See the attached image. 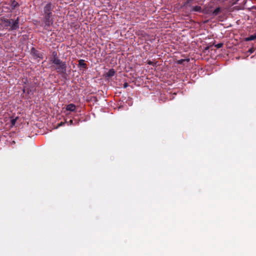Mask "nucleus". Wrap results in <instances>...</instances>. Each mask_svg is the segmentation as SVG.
Listing matches in <instances>:
<instances>
[{"label": "nucleus", "mask_w": 256, "mask_h": 256, "mask_svg": "<svg viewBox=\"0 0 256 256\" xmlns=\"http://www.w3.org/2000/svg\"><path fill=\"white\" fill-rule=\"evenodd\" d=\"M54 64L56 72L58 74H61L63 78L66 79L67 76L66 62L60 60V62H57Z\"/></svg>", "instance_id": "f257e3e1"}, {"label": "nucleus", "mask_w": 256, "mask_h": 256, "mask_svg": "<svg viewBox=\"0 0 256 256\" xmlns=\"http://www.w3.org/2000/svg\"><path fill=\"white\" fill-rule=\"evenodd\" d=\"M43 16L42 22L44 24V28L47 29L54 23L53 14H42Z\"/></svg>", "instance_id": "f03ea898"}, {"label": "nucleus", "mask_w": 256, "mask_h": 256, "mask_svg": "<svg viewBox=\"0 0 256 256\" xmlns=\"http://www.w3.org/2000/svg\"><path fill=\"white\" fill-rule=\"evenodd\" d=\"M20 17H17L16 19H10V24L8 28V30H16L20 27Z\"/></svg>", "instance_id": "7ed1b4c3"}, {"label": "nucleus", "mask_w": 256, "mask_h": 256, "mask_svg": "<svg viewBox=\"0 0 256 256\" xmlns=\"http://www.w3.org/2000/svg\"><path fill=\"white\" fill-rule=\"evenodd\" d=\"M54 6L50 2L46 4L43 8L42 14H52V11L54 10Z\"/></svg>", "instance_id": "20e7f679"}, {"label": "nucleus", "mask_w": 256, "mask_h": 256, "mask_svg": "<svg viewBox=\"0 0 256 256\" xmlns=\"http://www.w3.org/2000/svg\"><path fill=\"white\" fill-rule=\"evenodd\" d=\"M0 24L3 26L6 29L8 28L10 24V19L7 18L6 16H2L0 18Z\"/></svg>", "instance_id": "39448f33"}, {"label": "nucleus", "mask_w": 256, "mask_h": 256, "mask_svg": "<svg viewBox=\"0 0 256 256\" xmlns=\"http://www.w3.org/2000/svg\"><path fill=\"white\" fill-rule=\"evenodd\" d=\"M60 60L58 58V52L56 51H54L52 54V57L50 58V62L52 64H54L57 62H60Z\"/></svg>", "instance_id": "423d86ee"}, {"label": "nucleus", "mask_w": 256, "mask_h": 256, "mask_svg": "<svg viewBox=\"0 0 256 256\" xmlns=\"http://www.w3.org/2000/svg\"><path fill=\"white\" fill-rule=\"evenodd\" d=\"M31 54L35 58H42L43 56L42 54L39 52L38 50H36L35 48H32L31 49Z\"/></svg>", "instance_id": "0eeeda50"}, {"label": "nucleus", "mask_w": 256, "mask_h": 256, "mask_svg": "<svg viewBox=\"0 0 256 256\" xmlns=\"http://www.w3.org/2000/svg\"><path fill=\"white\" fill-rule=\"evenodd\" d=\"M191 8L190 11L191 12H201L202 10V8L201 6H190Z\"/></svg>", "instance_id": "6e6552de"}, {"label": "nucleus", "mask_w": 256, "mask_h": 256, "mask_svg": "<svg viewBox=\"0 0 256 256\" xmlns=\"http://www.w3.org/2000/svg\"><path fill=\"white\" fill-rule=\"evenodd\" d=\"M66 110L70 112H74L76 108V106L73 104H70L66 106Z\"/></svg>", "instance_id": "1a4fd4ad"}, {"label": "nucleus", "mask_w": 256, "mask_h": 256, "mask_svg": "<svg viewBox=\"0 0 256 256\" xmlns=\"http://www.w3.org/2000/svg\"><path fill=\"white\" fill-rule=\"evenodd\" d=\"M12 10H14L20 6L19 4L15 0H10Z\"/></svg>", "instance_id": "9d476101"}, {"label": "nucleus", "mask_w": 256, "mask_h": 256, "mask_svg": "<svg viewBox=\"0 0 256 256\" xmlns=\"http://www.w3.org/2000/svg\"><path fill=\"white\" fill-rule=\"evenodd\" d=\"M78 66L86 68L87 67V64L84 62V60H78Z\"/></svg>", "instance_id": "9b49d317"}, {"label": "nucleus", "mask_w": 256, "mask_h": 256, "mask_svg": "<svg viewBox=\"0 0 256 256\" xmlns=\"http://www.w3.org/2000/svg\"><path fill=\"white\" fill-rule=\"evenodd\" d=\"M32 91L31 88L30 87H26L24 86L22 89V92L24 93H26L28 94H29Z\"/></svg>", "instance_id": "f8f14e48"}, {"label": "nucleus", "mask_w": 256, "mask_h": 256, "mask_svg": "<svg viewBox=\"0 0 256 256\" xmlns=\"http://www.w3.org/2000/svg\"><path fill=\"white\" fill-rule=\"evenodd\" d=\"M256 40V34L253 35H251L248 37H247L245 38V40L246 42L253 40Z\"/></svg>", "instance_id": "ddd939ff"}, {"label": "nucleus", "mask_w": 256, "mask_h": 256, "mask_svg": "<svg viewBox=\"0 0 256 256\" xmlns=\"http://www.w3.org/2000/svg\"><path fill=\"white\" fill-rule=\"evenodd\" d=\"M115 74V72L114 69H110L108 70V72L106 73V76L108 77H112L114 76Z\"/></svg>", "instance_id": "4468645a"}, {"label": "nucleus", "mask_w": 256, "mask_h": 256, "mask_svg": "<svg viewBox=\"0 0 256 256\" xmlns=\"http://www.w3.org/2000/svg\"><path fill=\"white\" fill-rule=\"evenodd\" d=\"M220 8H216L212 12V14L214 16H217L220 12Z\"/></svg>", "instance_id": "2eb2a0df"}, {"label": "nucleus", "mask_w": 256, "mask_h": 256, "mask_svg": "<svg viewBox=\"0 0 256 256\" xmlns=\"http://www.w3.org/2000/svg\"><path fill=\"white\" fill-rule=\"evenodd\" d=\"M17 118H13V119L11 120L10 122H11L12 126H14V124H16V122Z\"/></svg>", "instance_id": "dca6fc26"}, {"label": "nucleus", "mask_w": 256, "mask_h": 256, "mask_svg": "<svg viewBox=\"0 0 256 256\" xmlns=\"http://www.w3.org/2000/svg\"><path fill=\"white\" fill-rule=\"evenodd\" d=\"M222 46H223V44L222 43H219V44H216L214 46L216 48H222Z\"/></svg>", "instance_id": "f3484780"}, {"label": "nucleus", "mask_w": 256, "mask_h": 256, "mask_svg": "<svg viewBox=\"0 0 256 256\" xmlns=\"http://www.w3.org/2000/svg\"><path fill=\"white\" fill-rule=\"evenodd\" d=\"M185 60H184V59H181L180 60H178V64H182L184 62Z\"/></svg>", "instance_id": "a211bd4d"}, {"label": "nucleus", "mask_w": 256, "mask_h": 256, "mask_svg": "<svg viewBox=\"0 0 256 256\" xmlns=\"http://www.w3.org/2000/svg\"><path fill=\"white\" fill-rule=\"evenodd\" d=\"M128 86V82H124V88H126Z\"/></svg>", "instance_id": "6ab92c4d"}, {"label": "nucleus", "mask_w": 256, "mask_h": 256, "mask_svg": "<svg viewBox=\"0 0 256 256\" xmlns=\"http://www.w3.org/2000/svg\"><path fill=\"white\" fill-rule=\"evenodd\" d=\"M68 124H73V120H70L69 122H68Z\"/></svg>", "instance_id": "aec40b11"}, {"label": "nucleus", "mask_w": 256, "mask_h": 256, "mask_svg": "<svg viewBox=\"0 0 256 256\" xmlns=\"http://www.w3.org/2000/svg\"><path fill=\"white\" fill-rule=\"evenodd\" d=\"M248 52L250 53H252L254 52V50L252 48L249 50Z\"/></svg>", "instance_id": "412c9836"}, {"label": "nucleus", "mask_w": 256, "mask_h": 256, "mask_svg": "<svg viewBox=\"0 0 256 256\" xmlns=\"http://www.w3.org/2000/svg\"><path fill=\"white\" fill-rule=\"evenodd\" d=\"M64 122H60V123L58 124V126H64Z\"/></svg>", "instance_id": "4be33fe9"}, {"label": "nucleus", "mask_w": 256, "mask_h": 256, "mask_svg": "<svg viewBox=\"0 0 256 256\" xmlns=\"http://www.w3.org/2000/svg\"><path fill=\"white\" fill-rule=\"evenodd\" d=\"M148 64H150V65H152L153 64V62H152L150 61V60L148 62Z\"/></svg>", "instance_id": "5701e85b"}, {"label": "nucleus", "mask_w": 256, "mask_h": 256, "mask_svg": "<svg viewBox=\"0 0 256 256\" xmlns=\"http://www.w3.org/2000/svg\"><path fill=\"white\" fill-rule=\"evenodd\" d=\"M3 12V10L2 8H0V15L2 14V13Z\"/></svg>", "instance_id": "b1692460"}, {"label": "nucleus", "mask_w": 256, "mask_h": 256, "mask_svg": "<svg viewBox=\"0 0 256 256\" xmlns=\"http://www.w3.org/2000/svg\"><path fill=\"white\" fill-rule=\"evenodd\" d=\"M189 2H190V0H188V1L186 2V4H188V3Z\"/></svg>", "instance_id": "393cba45"}, {"label": "nucleus", "mask_w": 256, "mask_h": 256, "mask_svg": "<svg viewBox=\"0 0 256 256\" xmlns=\"http://www.w3.org/2000/svg\"><path fill=\"white\" fill-rule=\"evenodd\" d=\"M242 2H246V0H242Z\"/></svg>", "instance_id": "a878e982"}, {"label": "nucleus", "mask_w": 256, "mask_h": 256, "mask_svg": "<svg viewBox=\"0 0 256 256\" xmlns=\"http://www.w3.org/2000/svg\"><path fill=\"white\" fill-rule=\"evenodd\" d=\"M2 36V34L0 33V36Z\"/></svg>", "instance_id": "bb28decb"}]
</instances>
